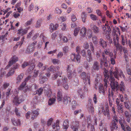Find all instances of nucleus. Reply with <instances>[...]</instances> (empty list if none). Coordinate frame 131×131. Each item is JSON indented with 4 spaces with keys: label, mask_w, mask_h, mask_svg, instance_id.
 Here are the masks:
<instances>
[{
    "label": "nucleus",
    "mask_w": 131,
    "mask_h": 131,
    "mask_svg": "<svg viewBox=\"0 0 131 131\" xmlns=\"http://www.w3.org/2000/svg\"><path fill=\"white\" fill-rule=\"evenodd\" d=\"M63 102L64 104L67 105L70 104L71 100L70 97L67 96H64L63 98Z\"/></svg>",
    "instance_id": "22"
},
{
    "label": "nucleus",
    "mask_w": 131,
    "mask_h": 131,
    "mask_svg": "<svg viewBox=\"0 0 131 131\" xmlns=\"http://www.w3.org/2000/svg\"><path fill=\"white\" fill-rule=\"evenodd\" d=\"M18 60V58H13L11 59L8 63V64L6 67V69H7L9 68L14 63L16 62Z\"/></svg>",
    "instance_id": "19"
},
{
    "label": "nucleus",
    "mask_w": 131,
    "mask_h": 131,
    "mask_svg": "<svg viewBox=\"0 0 131 131\" xmlns=\"http://www.w3.org/2000/svg\"><path fill=\"white\" fill-rule=\"evenodd\" d=\"M114 93L112 91L111 92H109V94H108V101L109 102V105L110 106H111L112 105V100H114L113 95Z\"/></svg>",
    "instance_id": "16"
},
{
    "label": "nucleus",
    "mask_w": 131,
    "mask_h": 131,
    "mask_svg": "<svg viewBox=\"0 0 131 131\" xmlns=\"http://www.w3.org/2000/svg\"><path fill=\"white\" fill-rule=\"evenodd\" d=\"M72 61H74L78 63H79L80 61V58H71Z\"/></svg>",
    "instance_id": "51"
},
{
    "label": "nucleus",
    "mask_w": 131,
    "mask_h": 131,
    "mask_svg": "<svg viewBox=\"0 0 131 131\" xmlns=\"http://www.w3.org/2000/svg\"><path fill=\"white\" fill-rule=\"evenodd\" d=\"M12 121L13 125L15 126H17L20 124V121L19 119L15 120L14 119H12Z\"/></svg>",
    "instance_id": "31"
},
{
    "label": "nucleus",
    "mask_w": 131,
    "mask_h": 131,
    "mask_svg": "<svg viewBox=\"0 0 131 131\" xmlns=\"http://www.w3.org/2000/svg\"><path fill=\"white\" fill-rule=\"evenodd\" d=\"M63 96L62 91L59 90L57 92V100L58 102L62 101Z\"/></svg>",
    "instance_id": "27"
},
{
    "label": "nucleus",
    "mask_w": 131,
    "mask_h": 131,
    "mask_svg": "<svg viewBox=\"0 0 131 131\" xmlns=\"http://www.w3.org/2000/svg\"><path fill=\"white\" fill-rule=\"evenodd\" d=\"M9 85V84L7 82H4L3 85V87L4 89H6Z\"/></svg>",
    "instance_id": "56"
},
{
    "label": "nucleus",
    "mask_w": 131,
    "mask_h": 131,
    "mask_svg": "<svg viewBox=\"0 0 131 131\" xmlns=\"http://www.w3.org/2000/svg\"><path fill=\"white\" fill-rule=\"evenodd\" d=\"M80 77L83 80L84 83L85 85L89 84L90 85L91 84L90 77L89 75L87 74L85 72H83L81 73Z\"/></svg>",
    "instance_id": "3"
},
{
    "label": "nucleus",
    "mask_w": 131,
    "mask_h": 131,
    "mask_svg": "<svg viewBox=\"0 0 131 131\" xmlns=\"http://www.w3.org/2000/svg\"><path fill=\"white\" fill-rule=\"evenodd\" d=\"M39 79V82L40 83L43 84L46 81V78L45 76H41Z\"/></svg>",
    "instance_id": "40"
},
{
    "label": "nucleus",
    "mask_w": 131,
    "mask_h": 131,
    "mask_svg": "<svg viewBox=\"0 0 131 131\" xmlns=\"http://www.w3.org/2000/svg\"><path fill=\"white\" fill-rule=\"evenodd\" d=\"M126 69V71L128 74L129 75H131V70L129 68V66L128 64H127Z\"/></svg>",
    "instance_id": "55"
},
{
    "label": "nucleus",
    "mask_w": 131,
    "mask_h": 131,
    "mask_svg": "<svg viewBox=\"0 0 131 131\" xmlns=\"http://www.w3.org/2000/svg\"><path fill=\"white\" fill-rule=\"evenodd\" d=\"M78 92L79 94L80 95V97L82 99H83L84 98L83 94V91L82 90V88L81 87H80L78 91Z\"/></svg>",
    "instance_id": "37"
},
{
    "label": "nucleus",
    "mask_w": 131,
    "mask_h": 131,
    "mask_svg": "<svg viewBox=\"0 0 131 131\" xmlns=\"http://www.w3.org/2000/svg\"><path fill=\"white\" fill-rule=\"evenodd\" d=\"M69 121L68 119H66L63 122V129L67 130L69 127Z\"/></svg>",
    "instance_id": "29"
},
{
    "label": "nucleus",
    "mask_w": 131,
    "mask_h": 131,
    "mask_svg": "<svg viewBox=\"0 0 131 131\" xmlns=\"http://www.w3.org/2000/svg\"><path fill=\"white\" fill-rule=\"evenodd\" d=\"M35 49L34 47H32L29 45L25 51V53H27L30 54Z\"/></svg>",
    "instance_id": "21"
},
{
    "label": "nucleus",
    "mask_w": 131,
    "mask_h": 131,
    "mask_svg": "<svg viewBox=\"0 0 131 131\" xmlns=\"http://www.w3.org/2000/svg\"><path fill=\"white\" fill-rule=\"evenodd\" d=\"M15 71L12 69L10 70L7 74V77L9 76L13 75Z\"/></svg>",
    "instance_id": "46"
},
{
    "label": "nucleus",
    "mask_w": 131,
    "mask_h": 131,
    "mask_svg": "<svg viewBox=\"0 0 131 131\" xmlns=\"http://www.w3.org/2000/svg\"><path fill=\"white\" fill-rule=\"evenodd\" d=\"M86 28L83 27L80 29V35L83 37L85 36L86 34Z\"/></svg>",
    "instance_id": "28"
},
{
    "label": "nucleus",
    "mask_w": 131,
    "mask_h": 131,
    "mask_svg": "<svg viewBox=\"0 0 131 131\" xmlns=\"http://www.w3.org/2000/svg\"><path fill=\"white\" fill-rule=\"evenodd\" d=\"M56 101V99L53 98L50 99L48 101V104L49 105H51L53 104Z\"/></svg>",
    "instance_id": "43"
},
{
    "label": "nucleus",
    "mask_w": 131,
    "mask_h": 131,
    "mask_svg": "<svg viewBox=\"0 0 131 131\" xmlns=\"http://www.w3.org/2000/svg\"><path fill=\"white\" fill-rule=\"evenodd\" d=\"M48 70L53 73L55 72L56 71V69L55 67L53 66H51L48 69Z\"/></svg>",
    "instance_id": "42"
},
{
    "label": "nucleus",
    "mask_w": 131,
    "mask_h": 131,
    "mask_svg": "<svg viewBox=\"0 0 131 131\" xmlns=\"http://www.w3.org/2000/svg\"><path fill=\"white\" fill-rule=\"evenodd\" d=\"M31 78V77L30 76H28L25 79V81L21 84L20 86L18 88V89L21 90L23 89L26 84V82L30 80Z\"/></svg>",
    "instance_id": "12"
},
{
    "label": "nucleus",
    "mask_w": 131,
    "mask_h": 131,
    "mask_svg": "<svg viewBox=\"0 0 131 131\" xmlns=\"http://www.w3.org/2000/svg\"><path fill=\"white\" fill-rule=\"evenodd\" d=\"M35 62V60L34 59L31 60L29 62H24L21 65L22 67L23 68H24L30 65V66L28 69H30V71H31L34 68L35 65L34 64Z\"/></svg>",
    "instance_id": "5"
},
{
    "label": "nucleus",
    "mask_w": 131,
    "mask_h": 131,
    "mask_svg": "<svg viewBox=\"0 0 131 131\" xmlns=\"http://www.w3.org/2000/svg\"><path fill=\"white\" fill-rule=\"evenodd\" d=\"M30 28V27H29L24 29H23L22 27L19 29L17 32V34L18 36L20 35L22 36L26 34L28 30Z\"/></svg>",
    "instance_id": "11"
},
{
    "label": "nucleus",
    "mask_w": 131,
    "mask_h": 131,
    "mask_svg": "<svg viewBox=\"0 0 131 131\" xmlns=\"http://www.w3.org/2000/svg\"><path fill=\"white\" fill-rule=\"evenodd\" d=\"M79 122L78 121H75L71 122V127L73 131H78L79 126Z\"/></svg>",
    "instance_id": "9"
},
{
    "label": "nucleus",
    "mask_w": 131,
    "mask_h": 131,
    "mask_svg": "<svg viewBox=\"0 0 131 131\" xmlns=\"http://www.w3.org/2000/svg\"><path fill=\"white\" fill-rule=\"evenodd\" d=\"M42 19H39L37 21L35 24V27L36 28H39L41 26V23Z\"/></svg>",
    "instance_id": "44"
},
{
    "label": "nucleus",
    "mask_w": 131,
    "mask_h": 131,
    "mask_svg": "<svg viewBox=\"0 0 131 131\" xmlns=\"http://www.w3.org/2000/svg\"><path fill=\"white\" fill-rule=\"evenodd\" d=\"M15 113L16 115L19 117L20 116V113L18 112V111L16 107H15Z\"/></svg>",
    "instance_id": "58"
},
{
    "label": "nucleus",
    "mask_w": 131,
    "mask_h": 131,
    "mask_svg": "<svg viewBox=\"0 0 131 131\" xmlns=\"http://www.w3.org/2000/svg\"><path fill=\"white\" fill-rule=\"evenodd\" d=\"M62 72H61L60 73L59 72H57L56 73L54 74V77H52V79L53 80H55L59 75L60 77H61V75L62 74Z\"/></svg>",
    "instance_id": "39"
},
{
    "label": "nucleus",
    "mask_w": 131,
    "mask_h": 131,
    "mask_svg": "<svg viewBox=\"0 0 131 131\" xmlns=\"http://www.w3.org/2000/svg\"><path fill=\"white\" fill-rule=\"evenodd\" d=\"M114 77L118 79L119 77L124 79L125 77L121 69H118L116 67L113 72L112 69L110 70L109 77L107 82V83H110L112 90L111 92H113V91H114L115 89L117 90L119 88V84L118 82L115 80Z\"/></svg>",
    "instance_id": "1"
},
{
    "label": "nucleus",
    "mask_w": 131,
    "mask_h": 131,
    "mask_svg": "<svg viewBox=\"0 0 131 131\" xmlns=\"http://www.w3.org/2000/svg\"><path fill=\"white\" fill-rule=\"evenodd\" d=\"M76 105L77 103L76 101H72V107L73 110L75 108Z\"/></svg>",
    "instance_id": "63"
},
{
    "label": "nucleus",
    "mask_w": 131,
    "mask_h": 131,
    "mask_svg": "<svg viewBox=\"0 0 131 131\" xmlns=\"http://www.w3.org/2000/svg\"><path fill=\"white\" fill-rule=\"evenodd\" d=\"M90 27L93 30L94 33L95 34H98L99 32V28L96 25H94L93 23H91L90 25Z\"/></svg>",
    "instance_id": "13"
},
{
    "label": "nucleus",
    "mask_w": 131,
    "mask_h": 131,
    "mask_svg": "<svg viewBox=\"0 0 131 131\" xmlns=\"http://www.w3.org/2000/svg\"><path fill=\"white\" fill-rule=\"evenodd\" d=\"M113 29L114 32L115 33V34H115H116V32L117 31L118 32L119 34H120V31L119 28L118 27L115 26L113 28Z\"/></svg>",
    "instance_id": "53"
},
{
    "label": "nucleus",
    "mask_w": 131,
    "mask_h": 131,
    "mask_svg": "<svg viewBox=\"0 0 131 131\" xmlns=\"http://www.w3.org/2000/svg\"><path fill=\"white\" fill-rule=\"evenodd\" d=\"M39 36V34L38 33H36L32 37V40H36Z\"/></svg>",
    "instance_id": "60"
},
{
    "label": "nucleus",
    "mask_w": 131,
    "mask_h": 131,
    "mask_svg": "<svg viewBox=\"0 0 131 131\" xmlns=\"http://www.w3.org/2000/svg\"><path fill=\"white\" fill-rule=\"evenodd\" d=\"M24 75V74L23 73H21L18 75L16 78V83L17 84H18L20 83L23 78Z\"/></svg>",
    "instance_id": "32"
},
{
    "label": "nucleus",
    "mask_w": 131,
    "mask_h": 131,
    "mask_svg": "<svg viewBox=\"0 0 131 131\" xmlns=\"http://www.w3.org/2000/svg\"><path fill=\"white\" fill-rule=\"evenodd\" d=\"M118 122L124 131H131V128L128 125H126L125 126V122L123 118L119 119Z\"/></svg>",
    "instance_id": "7"
},
{
    "label": "nucleus",
    "mask_w": 131,
    "mask_h": 131,
    "mask_svg": "<svg viewBox=\"0 0 131 131\" xmlns=\"http://www.w3.org/2000/svg\"><path fill=\"white\" fill-rule=\"evenodd\" d=\"M104 52L105 53H103L102 54V56L103 57H105V54L108 55V56L110 57H113V53L108 52L107 50L105 49L104 50Z\"/></svg>",
    "instance_id": "30"
},
{
    "label": "nucleus",
    "mask_w": 131,
    "mask_h": 131,
    "mask_svg": "<svg viewBox=\"0 0 131 131\" xmlns=\"http://www.w3.org/2000/svg\"><path fill=\"white\" fill-rule=\"evenodd\" d=\"M33 20L31 18L26 23H25V26H27L31 25L32 23Z\"/></svg>",
    "instance_id": "48"
},
{
    "label": "nucleus",
    "mask_w": 131,
    "mask_h": 131,
    "mask_svg": "<svg viewBox=\"0 0 131 131\" xmlns=\"http://www.w3.org/2000/svg\"><path fill=\"white\" fill-rule=\"evenodd\" d=\"M87 17V15L85 12H83L81 14V18L82 21L85 23L86 21V19Z\"/></svg>",
    "instance_id": "33"
},
{
    "label": "nucleus",
    "mask_w": 131,
    "mask_h": 131,
    "mask_svg": "<svg viewBox=\"0 0 131 131\" xmlns=\"http://www.w3.org/2000/svg\"><path fill=\"white\" fill-rule=\"evenodd\" d=\"M104 73L105 78L104 79V86L103 85L100 84L98 87V91L99 93L103 95H104L105 94V91L106 90L107 87V81H108L109 77V72L107 70H106L105 68L104 69Z\"/></svg>",
    "instance_id": "2"
},
{
    "label": "nucleus",
    "mask_w": 131,
    "mask_h": 131,
    "mask_svg": "<svg viewBox=\"0 0 131 131\" xmlns=\"http://www.w3.org/2000/svg\"><path fill=\"white\" fill-rule=\"evenodd\" d=\"M102 122L101 121L99 124V129L100 131H108L106 128H103V126H102Z\"/></svg>",
    "instance_id": "41"
},
{
    "label": "nucleus",
    "mask_w": 131,
    "mask_h": 131,
    "mask_svg": "<svg viewBox=\"0 0 131 131\" xmlns=\"http://www.w3.org/2000/svg\"><path fill=\"white\" fill-rule=\"evenodd\" d=\"M59 120H57L56 122V124H54V125H52L53 128L54 129H56L57 130H58L60 129V127L59 126Z\"/></svg>",
    "instance_id": "34"
},
{
    "label": "nucleus",
    "mask_w": 131,
    "mask_h": 131,
    "mask_svg": "<svg viewBox=\"0 0 131 131\" xmlns=\"http://www.w3.org/2000/svg\"><path fill=\"white\" fill-rule=\"evenodd\" d=\"M80 28L79 27H77L75 28L74 30V35L75 36H77L79 30H80Z\"/></svg>",
    "instance_id": "49"
},
{
    "label": "nucleus",
    "mask_w": 131,
    "mask_h": 131,
    "mask_svg": "<svg viewBox=\"0 0 131 131\" xmlns=\"http://www.w3.org/2000/svg\"><path fill=\"white\" fill-rule=\"evenodd\" d=\"M40 113V110L39 109H37L36 110L33 111L31 113V115L32 116L31 117V118L32 120L35 119V117H36L39 115Z\"/></svg>",
    "instance_id": "15"
},
{
    "label": "nucleus",
    "mask_w": 131,
    "mask_h": 131,
    "mask_svg": "<svg viewBox=\"0 0 131 131\" xmlns=\"http://www.w3.org/2000/svg\"><path fill=\"white\" fill-rule=\"evenodd\" d=\"M105 35L106 38L107 39H109L110 38V34L109 32L108 31H106V32L105 34Z\"/></svg>",
    "instance_id": "62"
},
{
    "label": "nucleus",
    "mask_w": 131,
    "mask_h": 131,
    "mask_svg": "<svg viewBox=\"0 0 131 131\" xmlns=\"http://www.w3.org/2000/svg\"><path fill=\"white\" fill-rule=\"evenodd\" d=\"M44 88H45V87L43 88L41 87L38 89L36 92V93L35 94H37L39 95H41L43 91V90L44 91Z\"/></svg>",
    "instance_id": "36"
},
{
    "label": "nucleus",
    "mask_w": 131,
    "mask_h": 131,
    "mask_svg": "<svg viewBox=\"0 0 131 131\" xmlns=\"http://www.w3.org/2000/svg\"><path fill=\"white\" fill-rule=\"evenodd\" d=\"M118 98L120 99L121 102H124L128 100L127 96L126 95H125L124 97L122 95L120 94Z\"/></svg>",
    "instance_id": "25"
},
{
    "label": "nucleus",
    "mask_w": 131,
    "mask_h": 131,
    "mask_svg": "<svg viewBox=\"0 0 131 131\" xmlns=\"http://www.w3.org/2000/svg\"><path fill=\"white\" fill-rule=\"evenodd\" d=\"M68 47L67 46H66L63 48V50L64 53H67L68 51Z\"/></svg>",
    "instance_id": "57"
},
{
    "label": "nucleus",
    "mask_w": 131,
    "mask_h": 131,
    "mask_svg": "<svg viewBox=\"0 0 131 131\" xmlns=\"http://www.w3.org/2000/svg\"><path fill=\"white\" fill-rule=\"evenodd\" d=\"M119 90L123 92L125 90V87L124 82L122 81L119 85Z\"/></svg>",
    "instance_id": "38"
},
{
    "label": "nucleus",
    "mask_w": 131,
    "mask_h": 131,
    "mask_svg": "<svg viewBox=\"0 0 131 131\" xmlns=\"http://www.w3.org/2000/svg\"><path fill=\"white\" fill-rule=\"evenodd\" d=\"M119 38L118 35L117 34H115L114 35L113 40L114 45L116 47V49L122 50V46H121L119 43Z\"/></svg>",
    "instance_id": "6"
},
{
    "label": "nucleus",
    "mask_w": 131,
    "mask_h": 131,
    "mask_svg": "<svg viewBox=\"0 0 131 131\" xmlns=\"http://www.w3.org/2000/svg\"><path fill=\"white\" fill-rule=\"evenodd\" d=\"M44 93L45 95L47 97H50L52 94V92L50 90H48L47 88H44Z\"/></svg>",
    "instance_id": "26"
},
{
    "label": "nucleus",
    "mask_w": 131,
    "mask_h": 131,
    "mask_svg": "<svg viewBox=\"0 0 131 131\" xmlns=\"http://www.w3.org/2000/svg\"><path fill=\"white\" fill-rule=\"evenodd\" d=\"M73 68L72 65H68L67 68V76L69 79H70L73 78V76H74V74H75V70L73 71V73H72V70Z\"/></svg>",
    "instance_id": "8"
},
{
    "label": "nucleus",
    "mask_w": 131,
    "mask_h": 131,
    "mask_svg": "<svg viewBox=\"0 0 131 131\" xmlns=\"http://www.w3.org/2000/svg\"><path fill=\"white\" fill-rule=\"evenodd\" d=\"M11 90V89L10 88H9L7 90V91L6 93V98L8 97L9 96V95H10V94Z\"/></svg>",
    "instance_id": "54"
},
{
    "label": "nucleus",
    "mask_w": 131,
    "mask_h": 131,
    "mask_svg": "<svg viewBox=\"0 0 131 131\" xmlns=\"http://www.w3.org/2000/svg\"><path fill=\"white\" fill-rule=\"evenodd\" d=\"M12 101L13 103L17 106L22 102L23 101V100L20 97H19L17 95L15 96V97H13Z\"/></svg>",
    "instance_id": "10"
},
{
    "label": "nucleus",
    "mask_w": 131,
    "mask_h": 131,
    "mask_svg": "<svg viewBox=\"0 0 131 131\" xmlns=\"http://www.w3.org/2000/svg\"><path fill=\"white\" fill-rule=\"evenodd\" d=\"M88 109L89 112L91 113L93 115L94 112V108L93 107V105L90 103L88 104Z\"/></svg>",
    "instance_id": "23"
},
{
    "label": "nucleus",
    "mask_w": 131,
    "mask_h": 131,
    "mask_svg": "<svg viewBox=\"0 0 131 131\" xmlns=\"http://www.w3.org/2000/svg\"><path fill=\"white\" fill-rule=\"evenodd\" d=\"M100 63L102 66V64H104L105 67L106 68L109 67L106 58H101L100 59Z\"/></svg>",
    "instance_id": "14"
},
{
    "label": "nucleus",
    "mask_w": 131,
    "mask_h": 131,
    "mask_svg": "<svg viewBox=\"0 0 131 131\" xmlns=\"http://www.w3.org/2000/svg\"><path fill=\"white\" fill-rule=\"evenodd\" d=\"M105 110V111L104 110V107L103 105L100 106L99 109V114H101L103 112L104 115L106 116L108 119H110V113L108 105L106 106Z\"/></svg>",
    "instance_id": "4"
},
{
    "label": "nucleus",
    "mask_w": 131,
    "mask_h": 131,
    "mask_svg": "<svg viewBox=\"0 0 131 131\" xmlns=\"http://www.w3.org/2000/svg\"><path fill=\"white\" fill-rule=\"evenodd\" d=\"M83 47L84 48L86 49H87L89 48V44L87 42H85L84 44Z\"/></svg>",
    "instance_id": "59"
},
{
    "label": "nucleus",
    "mask_w": 131,
    "mask_h": 131,
    "mask_svg": "<svg viewBox=\"0 0 131 131\" xmlns=\"http://www.w3.org/2000/svg\"><path fill=\"white\" fill-rule=\"evenodd\" d=\"M93 69L96 70H98L100 69V67L98 62L95 61L93 66Z\"/></svg>",
    "instance_id": "35"
},
{
    "label": "nucleus",
    "mask_w": 131,
    "mask_h": 131,
    "mask_svg": "<svg viewBox=\"0 0 131 131\" xmlns=\"http://www.w3.org/2000/svg\"><path fill=\"white\" fill-rule=\"evenodd\" d=\"M125 116L126 117H131V114H129L128 111H126L124 113Z\"/></svg>",
    "instance_id": "64"
},
{
    "label": "nucleus",
    "mask_w": 131,
    "mask_h": 131,
    "mask_svg": "<svg viewBox=\"0 0 131 131\" xmlns=\"http://www.w3.org/2000/svg\"><path fill=\"white\" fill-rule=\"evenodd\" d=\"M99 43L100 46L104 49H105L107 46L106 42L103 39L101 38L100 39Z\"/></svg>",
    "instance_id": "17"
},
{
    "label": "nucleus",
    "mask_w": 131,
    "mask_h": 131,
    "mask_svg": "<svg viewBox=\"0 0 131 131\" xmlns=\"http://www.w3.org/2000/svg\"><path fill=\"white\" fill-rule=\"evenodd\" d=\"M90 17L91 18L93 21H95L97 20V17L96 16L92 14H91L90 15Z\"/></svg>",
    "instance_id": "50"
},
{
    "label": "nucleus",
    "mask_w": 131,
    "mask_h": 131,
    "mask_svg": "<svg viewBox=\"0 0 131 131\" xmlns=\"http://www.w3.org/2000/svg\"><path fill=\"white\" fill-rule=\"evenodd\" d=\"M121 43L123 46L125 45V43L127 44L128 43V41L126 37L123 35L121 36Z\"/></svg>",
    "instance_id": "24"
},
{
    "label": "nucleus",
    "mask_w": 131,
    "mask_h": 131,
    "mask_svg": "<svg viewBox=\"0 0 131 131\" xmlns=\"http://www.w3.org/2000/svg\"><path fill=\"white\" fill-rule=\"evenodd\" d=\"M97 38L96 36L93 37L92 38V41L94 44L96 45L97 44Z\"/></svg>",
    "instance_id": "47"
},
{
    "label": "nucleus",
    "mask_w": 131,
    "mask_h": 131,
    "mask_svg": "<svg viewBox=\"0 0 131 131\" xmlns=\"http://www.w3.org/2000/svg\"><path fill=\"white\" fill-rule=\"evenodd\" d=\"M123 51L124 53V55L125 56V57H127V48H125V47H123Z\"/></svg>",
    "instance_id": "52"
},
{
    "label": "nucleus",
    "mask_w": 131,
    "mask_h": 131,
    "mask_svg": "<svg viewBox=\"0 0 131 131\" xmlns=\"http://www.w3.org/2000/svg\"><path fill=\"white\" fill-rule=\"evenodd\" d=\"M58 27L59 25L57 24L54 25L53 24L51 23L49 25V29L50 32H52L53 30H56Z\"/></svg>",
    "instance_id": "18"
},
{
    "label": "nucleus",
    "mask_w": 131,
    "mask_h": 131,
    "mask_svg": "<svg viewBox=\"0 0 131 131\" xmlns=\"http://www.w3.org/2000/svg\"><path fill=\"white\" fill-rule=\"evenodd\" d=\"M80 50V46H77L76 48V52H77V54L76 55L75 53H73L71 54V56L72 57H79L80 56L79 54Z\"/></svg>",
    "instance_id": "20"
},
{
    "label": "nucleus",
    "mask_w": 131,
    "mask_h": 131,
    "mask_svg": "<svg viewBox=\"0 0 131 131\" xmlns=\"http://www.w3.org/2000/svg\"><path fill=\"white\" fill-rule=\"evenodd\" d=\"M62 84H65L67 83L68 79L66 77H64V78H62Z\"/></svg>",
    "instance_id": "61"
},
{
    "label": "nucleus",
    "mask_w": 131,
    "mask_h": 131,
    "mask_svg": "<svg viewBox=\"0 0 131 131\" xmlns=\"http://www.w3.org/2000/svg\"><path fill=\"white\" fill-rule=\"evenodd\" d=\"M124 103L125 107L127 109H129L130 108V106L129 104V100L125 101L124 102Z\"/></svg>",
    "instance_id": "45"
}]
</instances>
